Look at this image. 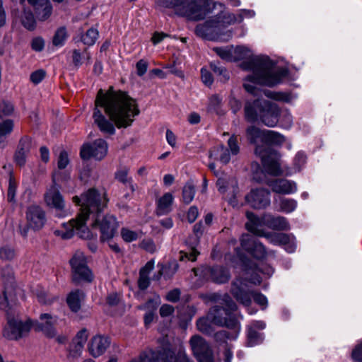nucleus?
<instances>
[{
  "instance_id": "nucleus-1",
  "label": "nucleus",
  "mask_w": 362,
  "mask_h": 362,
  "mask_svg": "<svg viewBox=\"0 0 362 362\" xmlns=\"http://www.w3.org/2000/svg\"><path fill=\"white\" fill-rule=\"evenodd\" d=\"M73 202L81 206V212L76 219H72L69 223H64L65 231L55 230L54 233L63 239L71 238L74 233L83 239H92L96 236L86 226V221L90 216L94 220L92 228L99 226L100 240L109 241L114 237L118 224L113 216L107 215L101 220L100 214L107 205V199L105 193H100L95 189H90L81 197L75 196Z\"/></svg>"
},
{
  "instance_id": "nucleus-2",
  "label": "nucleus",
  "mask_w": 362,
  "mask_h": 362,
  "mask_svg": "<svg viewBox=\"0 0 362 362\" xmlns=\"http://www.w3.org/2000/svg\"><path fill=\"white\" fill-rule=\"evenodd\" d=\"M95 104L94 122L105 134H114L115 126L118 129L130 127L140 112L134 98L125 92L113 91L112 89L106 93L100 89Z\"/></svg>"
},
{
  "instance_id": "nucleus-3",
  "label": "nucleus",
  "mask_w": 362,
  "mask_h": 362,
  "mask_svg": "<svg viewBox=\"0 0 362 362\" xmlns=\"http://www.w3.org/2000/svg\"><path fill=\"white\" fill-rule=\"evenodd\" d=\"M241 67L243 70L252 72L245 78L243 86L252 94H256V84L272 87L281 83L288 75L287 68H275L274 63L267 57H256L243 62Z\"/></svg>"
},
{
  "instance_id": "nucleus-4",
  "label": "nucleus",
  "mask_w": 362,
  "mask_h": 362,
  "mask_svg": "<svg viewBox=\"0 0 362 362\" xmlns=\"http://www.w3.org/2000/svg\"><path fill=\"white\" fill-rule=\"evenodd\" d=\"M252 11L241 10L238 15L221 11L216 16L206 21L203 24L197 25L195 31L197 35L213 40L228 41L231 39L233 33L230 30L221 32V29L235 22H241L244 16H252Z\"/></svg>"
},
{
  "instance_id": "nucleus-5",
  "label": "nucleus",
  "mask_w": 362,
  "mask_h": 362,
  "mask_svg": "<svg viewBox=\"0 0 362 362\" xmlns=\"http://www.w3.org/2000/svg\"><path fill=\"white\" fill-rule=\"evenodd\" d=\"M257 271L265 273L268 276H271L274 272L272 267H268L267 272H264L259 267L251 271L250 269H247L245 274H251L250 278L248 280L236 278L232 282L230 293L238 302L245 307H249L251 305V297H252L257 304L260 305L262 309H265L268 305L267 297L261 293L250 291L247 284V281L253 284H259L261 283L262 278L257 273Z\"/></svg>"
},
{
  "instance_id": "nucleus-6",
  "label": "nucleus",
  "mask_w": 362,
  "mask_h": 362,
  "mask_svg": "<svg viewBox=\"0 0 362 362\" xmlns=\"http://www.w3.org/2000/svg\"><path fill=\"white\" fill-rule=\"evenodd\" d=\"M279 114V108L276 104L264 100L248 101L245 105V117L247 122H255L260 119L269 127H274L277 124Z\"/></svg>"
},
{
  "instance_id": "nucleus-7",
  "label": "nucleus",
  "mask_w": 362,
  "mask_h": 362,
  "mask_svg": "<svg viewBox=\"0 0 362 362\" xmlns=\"http://www.w3.org/2000/svg\"><path fill=\"white\" fill-rule=\"evenodd\" d=\"M158 4L163 8H172L177 15L189 20L199 21L206 14L205 7L197 0H158Z\"/></svg>"
},
{
  "instance_id": "nucleus-8",
  "label": "nucleus",
  "mask_w": 362,
  "mask_h": 362,
  "mask_svg": "<svg viewBox=\"0 0 362 362\" xmlns=\"http://www.w3.org/2000/svg\"><path fill=\"white\" fill-rule=\"evenodd\" d=\"M193 362L187 355L185 349L180 346L175 352L169 346L158 351L151 349L143 351L138 358L130 362Z\"/></svg>"
},
{
  "instance_id": "nucleus-9",
  "label": "nucleus",
  "mask_w": 362,
  "mask_h": 362,
  "mask_svg": "<svg viewBox=\"0 0 362 362\" xmlns=\"http://www.w3.org/2000/svg\"><path fill=\"white\" fill-rule=\"evenodd\" d=\"M246 216L249 221L245 224L246 228L257 235H263L264 234L259 228L262 225L279 230H286L290 228L287 219L283 216H273L271 214H264L260 219L252 212H247Z\"/></svg>"
},
{
  "instance_id": "nucleus-10",
  "label": "nucleus",
  "mask_w": 362,
  "mask_h": 362,
  "mask_svg": "<svg viewBox=\"0 0 362 362\" xmlns=\"http://www.w3.org/2000/svg\"><path fill=\"white\" fill-rule=\"evenodd\" d=\"M237 305L231 299L226 303V308L219 306L213 307L209 313V317L212 323L227 327H236L238 324L235 315L233 313L237 310Z\"/></svg>"
},
{
  "instance_id": "nucleus-11",
  "label": "nucleus",
  "mask_w": 362,
  "mask_h": 362,
  "mask_svg": "<svg viewBox=\"0 0 362 362\" xmlns=\"http://www.w3.org/2000/svg\"><path fill=\"white\" fill-rule=\"evenodd\" d=\"M255 154L261 158L262 163L265 171L274 176L281 175L282 170L280 165V155L274 150L257 146Z\"/></svg>"
},
{
  "instance_id": "nucleus-12",
  "label": "nucleus",
  "mask_w": 362,
  "mask_h": 362,
  "mask_svg": "<svg viewBox=\"0 0 362 362\" xmlns=\"http://www.w3.org/2000/svg\"><path fill=\"white\" fill-rule=\"evenodd\" d=\"M25 218L27 227L20 229V233L24 238L28 236L29 229L38 231L44 227L47 221L45 211L37 205H32L27 208Z\"/></svg>"
},
{
  "instance_id": "nucleus-13",
  "label": "nucleus",
  "mask_w": 362,
  "mask_h": 362,
  "mask_svg": "<svg viewBox=\"0 0 362 362\" xmlns=\"http://www.w3.org/2000/svg\"><path fill=\"white\" fill-rule=\"evenodd\" d=\"M73 272V281L78 284L81 281L90 282L93 274L86 265L85 255L81 252H77L70 260Z\"/></svg>"
},
{
  "instance_id": "nucleus-14",
  "label": "nucleus",
  "mask_w": 362,
  "mask_h": 362,
  "mask_svg": "<svg viewBox=\"0 0 362 362\" xmlns=\"http://www.w3.org/2000/svg\"><path fill=\"white\" fill-rule=\"evenodd\" d=\"M32 327L30 320L22 322L18 319L8 318L4 329V337L8 339L17 340L28 335Z\"/></svg>"
},
{
  "instance_id": "nucleus-15",
  "label": "nucleus",
  "mask_w": 362,
  "mask_h": 362,
  "mask_svg": "<svg viewBox=\"0 0 362 362\" xmlns=\"http://www.w3.org/2000/svg\"><path fill=\"white\" fill-rule=\"evenodd\" d=\"M228 148H226L221 145L214 147L210 151V157L218 159L223 164L228 163L230 160L231 156H236L240 151L236 136L233 135L228 139Z\"/></svg>"
},
{
  "instance_id": "nucleus-16",
  "label": "nucleus",
  "mask_w": 362,
  "mask_h": 362,
  "mask_svg": "<svg viewBox=\"0 0 362 362\" xmlns=\"http://www.w3.org/2000/svg\"><path fill=\"white\" fill-rule=\"evenodd\" d=\"M189 344L193 355L199 362H214L212 351L202 337L193 336L189 340Z\"/></svg>"
},
{
  "instance_id": "nucleus-17",
  "label": "nucleus",
  "mask_w": 362,
  "mask_h": 362,
  "mask_svg": "<svg viewBox=\"0 0 362 362\" xmlns=\"http://www.w3.org/2000/svg\"><path fill=\"white\" fill-rule=\"evenodd\" d=\"M107 142L99 139L92 144H85L81 148V157L84 159H89L93 157L96 160H100L103 159L107 153Z\"/></svg>"
},
{
  "instance_id": "nucleus-18",
  "label": "nucleus",
  "mask_w": 362,
  "mask_h": 362,
  "mask_svg": "<svg viewBox=\"0 0 362 362\" xmlns=\"http://www.w3.org/2000/svg\"><path fill=\"white\" fill-rule=\"evenodd\" d=\"M193 272L196 276L202 275L205 279L217 284L227 282L230 276L228 269L221 266L204 267L202 269H194Z\"/></svg>"
},
{
  "instance_id": "nucleus-19",
  "label": "nucleus",
  "mask_w": 362,
  "mask_h": 362,
  "mask_svg": "<svg viewBox=\"0 0 362 362\" xmlns=\"http://www.w3.org/2000/svg\"><path fill=\"white\" fill-rule=\"evenodd\" d=\"M44 199L48 206L54 208L59 211V216L64 215V200L56 185L54 177H53V185L45 193Z\"/></svg>"
},
{
  "instance_id": "nucleus-20",
  "label": "nucleus",
  "mask_w": 362,
  "mask_h": 362,
  "mask_svg": "<svg viewBox=\"0 0 362 362\" xmlns=\"http://www.w3.org/2000/svg\"><path fill=\"white\" fill-rule=\"evenodd\" d=\"M246 202L254 209H264L270 204V192L264 189H253L245 196Z\"/></svg>"
},
{
  "instance_id": "nucleus-21",
  "label": "nucleus",
  "mask_w": 362,
  "mask_h": 362,
  "mask_svg": "<svg viewBox=\"0 0 362 362\" xmlns=\"http://www.w3.org/2000/svg\"><path fill=\"white\" fill-rule=\"evenodd\" d=\"M218 192L230 201L238 193L236 179L230 176L218 177L216 183Z\"/></svg>"
},
{
  "instance_id": "nucleus-22",
  "label": "nucleus",
  "mask_w": 362,
  "mask_h": 362,
  "mask_svg": "<svg viewBox=\"0 0 362 362\" xmlns=\"http://www.w3.org/2000/svg\"><path fill=\"white\" fill-rule=\"evenodd\" d=\"M240 242L243 248L250 252L255 258L262 259L265 257L266 250L264 246L251 235H243Z\"/></svg>"
},
{
  "instance_id": "nucleus-23",
  "label": "nucleus",
  "mask_w": 362,
  "mask_h": 362,
  "mask_svg": "<svg viewBox=\"0 0 362 362\" xmlns=\"http://www.w3.org/2000/svg\"><path fill=\"white\" fill-rule=\"evenodd\" d=\"M262 236H264L270 243L284 247L289 253L293 252L296 250L293 238L287 234L269 233L263 234Z\"/></svg>"
},
{
  "instance_id": "nucleus-24",
  "label": "nucleus",
  "mask_w": 362,
  "mask_h": 362,
  "mask_svg": "<svg viewBox=\"0 0 362 362\" xmlns=\"http://www.w3.org/2000/svg\"><path fill=\"white\" fill-rule=\"evenodd\" d=\"M272 191L282 194H293L297 191V185L294 181L286 179H276L268 182Z\"/></svg>"
},
{
  "instance_id": "nucleus-25",
  "label": "nucleus",
  "mask_w": 362,
  "mask_h": 362,
  "mask_svg": "<svg viewBox=\"0 0 362 362\" xmlns=\"http://www.w3.org/2000/svg\"><path fill=\"white\" fill-rule=\"evenodd\" d=\"M25 0H21V4ZM28 1L33 6L39 20L45 21L51 16L52 6L49 0H28Z\"/></svg>"
},
{
  "instance_id": "nucleus-26",
  "label": "nucleus",
  "mask_w": 362,
  "mask_h": 362,
  "mask_svg": "<svg viewBox=\"0 0 362 362\" xmlns=\"http://www.w3.org/2000/svg\"><path fill=\"white\" fill-rule=\"evenodd\" d=\"M110 344V341L107 337L96 335L91 339L88 349L93 356L98 357L105 353Z\"/></svg>"
},
{
  "instance_id": "nucleus-27",
  "label": "nucleus",
  "mask_w": 362,
  "mask_h": 362,
  "mask_svg": "<svg viewBox=\"0 0 362 362\" xmlns=\"http://www.w3.org/2000/svg\"><path fill=\"white\" fill-rule=\"evenodd\" d=\"M40 322L37 325V329L42 331L47 337H53L56 334L54 325L57 322V317L48 313L42 314L40 317Z\"/></svg>"
},
{
  "instance_id": "nucleus-28",
  "label": "nucleus",
  "mask_w": 362,
  "mask_h": 362,
  "mask_svg": "<svg viewBox=\"0 0 362 362\" xmlns=\"http://www.w3.org/2000/svg\"><path fill=\"white\" fill-rule=\"evenodd\" d=\"M84 298V293L80 290L71 291L66 298V303L72 312L76 313L81 308V301Z\"/></svg>"
},
{
  "instance_id": "nucleus-29",
  "label": "nucleus",
  "mask_w": 362,
  "mask_h": 362,
  "mask_svg": "<svg viewBox=\"0 0 362 362\" xmlns=\"http://www.w3.org/2000/svg\"><path fill=\"white\" fill-rule=\"evenodd\" d=\"M173 196L171 193H165L157 201V213L163 215L168 213L171 209Z\"/></svg>"
},
{
  "instance_id": "nucleus-30",
  "label": "nucleus",
  "mask_w": 362,
  "mask_h": 362,
  "mask_svg": "<svg viewBox=\"0 0 362 362\" xmlns=\"http://www.w3.org/2000/svg\"><path fill=\"white\" fill-rule=\"evenodd\" d=\"M231 329V331L227 330H221L217 332L215 334V338L217 341H226V340L230 339H235L238 335L240 327L238 324H237L236 327H229Z\"/></svg>"
},
{
  "instance_id": "nucleus-31",
  "label": "nucleus",
  "mask_w": 362,
  "mask_h": 362,
  "mask_svg": "<svg viewBox=\"0 0 362 362\" xmlns=\"http://www.w3.org/2000/svg\"><path fill=\"white\" fill-rule=\"evenodd\" d=\"M285 141L284 136L274 131L264 130L263 142L269 144L281 145Z\"/></svg>"
},
{
  "instance_id": "nucleus-32",
  "label": "nucleus",
  "mask_w": 362,
  "mask_h": 362,
  "mask_svg": "<svg viewBox=\"0 0 362 362\" xmlns=\"http://www.w3.org/2000/svg\"><path fill=\"white\" fill-rule=\"evenodd\" d=\"M264 130H261L255 126H250L246 129V136L252 144H256L259 140L263 142Z\"/></svg>"
},
{
  "instance_id": "nucleus-33",
  "label": "nucleus",
  "mask_w": 362,
  "mask_h": 362,
  "mask_svg": "<svg viewBox=\"0 0 362 362\" xmlns=\"http://www.w3.org/2000/svg\"><path fill=\"white\" fill-rule=\"evenodd\" d=\"M128 175L129 170L124 168L117 171L115 177L119 182L123 183L126 186H128L132 192H134L135 190V186L133 184L132 177H129Z\"/></svg>"
},
{
  "instance_id": "nucleus-34",
  "label": "nucleus",
  "mask_w": 362,
  "mask_h": 362,
  "mask_svg": "<svg viewBox=\"0 0 362 362\" xmlns=\"http://www.w3.org/2000/svg\"><path fill=\"white\" fill-rule=\"evenodd\" d=\"M264 94L266 97L278 100L288 103L293 99V96L290 93L288 92H277L272 90H265Z\"/></svg>"
},
{
  "instance_id": "nucleus-35",
  "label": "nucleus",
  "mask_w": 362,
  "mask_h": 362,
  "mask_svg": "<svg viewBox=\"0 0 362 362\" xmlns=\"http://www.w3.org/2000/svg\"><path fill=\"white\" fill-rule=\"evenodd\" d=\"M298 203L293 199L281 198L279 202V211L286 214L293 212L297 208Z\"/></svg>"
},
{
  "instance_id": "nucleus-36",
  "label": "nucleus",
  "mask_w": 362,
  "mask_h": 362,
  "mask_svg": "<svg viewBox=\"0 0 362 362\" xmlns=\"http://www.w3.org/2000/svg\"><path fill=\"white\" fill-rule=\"evenodd\" d=\"M99 33L97 29L91 28L88 29L84 35L81 37V41L84 45L92 46L96 42Z\"/></svg>"
},
{
  "instance_id": "nucleus-37",
  "label": "nucleus",
  "mask_w": 362,
  "mask_h": 362,
  "mask_svg": "<svg viewBox=\"0 0 362 362\" xmlns=\"http://www.w3.org/2000/svg\"><path fill=\"white\" fill-rule=\"evenodd\" d=\"M83 59H86L88 64L90 63V54L86 49L83 52V55L78 49H74L72 54V60L74 64L78 67L83 63Z\"/></svg>"
},
{
  "instance_id": "nucleus-38",
  "label": "nucleus",
  "mask_w": 362,
  "mask_h": 362,
  "mask_svg": "<svg viewBox=\"0 0 362 362\" xmlns=\"http://www.w3.org/2000/svg\"><path fill=\"white\" fill-rule=\"evenodd\" d=\"M213 49L222 59L228 62L233 61V47H214Z\"/></svg>"
},
{
  "instance_id": "nucleus-39",
  "label": "nucleus",
  "mask_w": 362,
  "mask_h": 362,
  "mask_svg": "<svg viewBox=\"0 0 362 362\" xmlns=\"http://www.w3.org/2000/svg\"><path fill=\"white\" fill-rule=\"evenodd\" d=\"M68 35L65 27L59 28L55 33L52 42L55 46H62L67 39Z\"/></svg>"
},
{
  "instance_id": "nucleus-40",
  "label": "nucleus",
  "mask_w": 362,
  "mask_h": 362,
  "mask_svg": "<svg viewBox=\"0 0 362 362\" xmlns=\"http://www.w3.org/2000/svg\"><path fill=\"white\" fill-rule=\"evenodd\" d=\"M121 237L124 241L131 243L136 240L141 235L139 231L132 230L127 228H122L120 231Z\"/></svg>"
},
{
  "instance_id": "nucleus-41",
  "label": "nucleus",
  "mask_w": 362,
  "mask_h": 362,
  "mask_svg": "<svg viewBox=\"0 0 362 362\" xmlns=\"http://www.w3.org/2000/svg\"><path fill=\"white\" fill-rule=\"evenodd\" d=\"M160 303V297L157 296L153 299H149L144 304L139 305L138 308L139 310H144L146 312H156Z\"/></svg>"
},
{
  "instance_id": "nucleus-42",
  "label": "nucleus",
  "mask_w": 362,
  "mask_h": 362,
  "mask_svg": "<svg viewBox=\"0 0 362 362\" xmlns=\"http://www.w3.org/2000/svg\"><path fill=\"white\" fill-rule=\"evenodd\" d=\"M211 69L215 74H216L217 76H218L220 77L219 80L221 82L224 83L229 79V77H230L229 73L223 66H218V64H216L215 63H211Z\"/></svg>"
},
{
  "instance_id": "nucleus-43",
  "label": "nucleus",
  "mask_w": 362,
  "mask_h": 362,
  "mask_svg": "<svg viewBox=\"0 0 362 362\" xmlns=\"http://www.w3.org/2000/svg\"><path fill=\"white\" fill-rule=\"evenodd\" d=\"M262 335L252 328H248L247 343L250 346H255L262 341Z\"/></svg>"
},
{
  "instance_id": "nucleus-44",
  "label": "nucleus",
  "mask_w": 362,
  "mask_h": 362,
  "mask_svg": "<svg viewBox=\"0 0 362 362\" xmlns=\"http://www.w3.org/2000/svg\"><path fill=\"white\" fill-rule=\"evenodd\" d=\"M210 322H211L209 315L206 317H202L197 320V329L205 334H211L212 332Z\"/></svg>"
},
{
  "instance_id": "nucleus-45",
  "label": "nucleus",
  "mask_w": 362,
  "mask_h": 362,
  "mask_svg": "<svg viewBox=\"0 0 362 362\" xmlns=\"http://www.w3.org/2000/svg\"><path fill=\"white\" fill-rule=\"evenodd\" d=\"M13 127V124L11 119H6L0 123V143L4 141L5 136L12 132Z\"/></svg>"
},
{
  "instance_id": "nucleus-46",
  "label": "nucleus",
  "mask_w": 362,
  "mask_h": 362,
  "mask_svg": "<svg viewBox=\"0 0 362 362\" xmlns=\"http://www.w3.org/2000/svg\"><path fill=\"white\" fill-rule=\"evenodd\" d=\"M195 190L194 186L191 183H187L182 190L183 201L186 204L190 203L194 199Z\"/></svg>"
},
{
  "instance_id": "nucleus-47",
  "label": "nucleus",
  "mask_w": 362,
  "mask_h": 362,
  "mask_svg": "<svg viewBox=\"0 0 362 362\" xmlns=\"http://www.w3.org/2000/svg\"><path fill=\"white\" fill-rule=\"evenodd\" d=\"M250 54V50L244 46H238L236 47H233V61H238L240 59H243L247 57H249Z\"/></svg>"
},
{
  "instance_id": "nucleus-48",
  "label": "nucleus",
  "mask_w": 362,
  "mask_h": 362,
  "mask_svg": "<svg viewBox=\"0 0 362 362\" xmlns=\"http://www.w3.org/2000/svg\"><path fill=\"white\" fill-rule=\"evenodd\" d=\"M306 155L303 152L299 151L296 153L293 160V168L296 172L300 170L306 163Z\"/></svg>"
},
{
  "instance_id": "nucleus-49",
  "label": "nucleus",
  "mask_w": 362,
  "mask_h": 362,
  "mask_svg": "<svg viewBox=\"0 0 362 362\" xmlns=\"http://www.w3.org/2000/svg\"><path fill=\"white\" fill-rule=\"evenodd\" d=\"M22 23L28 30H33L35 27V21L32 13L25 12L22 17Z\"/></svg>"
},
{
  "instance_id": "nucleus-50",
  "label": "nucleus",
  "mask_w": 362,
  "mask_h": 362,
  "mask_svg": "<svg viewBox=\"0 0 362 362\" xmlns=\"http://www.w3.org/2000/svg\"><path fill=\"white\" fill-rule=\"evenodd\" d=\"M38 301L45 305H50L54 301L58 299V297L56 296L51 295L46 292H42L37 294Z\"/></svg>"
},
{
  "instance_id": "nucleus-51",
  "label": "nucleus",
  "mask_w": 362,
  "mask_h": 362,
  "mask_svg": "<svg viewBox=\"0 0 362 362\" xmlns=\"http://www.w3.org/2000/svg\"><path fill=\"white\" fill-rule=\"evenodd\" d=\"M13 110V105L10 102H0V117L2 116H8L11 115Z\"/></svg>"
},
{
  "instance_id": "nucleus-52",
  "label": "nucleus",
  "mask_w": 362,
  "mask_h": 362,
  "mask_svg": "<svg viewBox=\"0 0 362 362\" xmlns=\"http://www.w3.org/2000/svg\"><path fill=\"white\" fill-rule=\"evenodd\" d=\"M15 256V252L9 246H4L0 248V258L5 260L12 259Z\"/></svg>"
},
{
  "instance_id": "nucleus-53",
  "label": "nucleus",
  "mask_w": 362,
  "mask_h": 362,
  "mask_svg": "<svg viewBox=\"0 0 362 362\" xmlns=\"http://www.w3.org/2000/svg\"><path fill=\"white\" fill-rule=\"evenodd\" d=\"M46 72L42 69H38L31 73L30 76V81L34 84L40 83L45 77Z\"/></svg>"
},
{
  "instance_id": "nucleus-54",
  "label": "nucleus",
  "mask_w": 362,
  "mask_h": 362,
  "mask_svg": "<svg viewBox=\"0 0 362 362\" xmlns=\"http://www.w3.org/2000/svg\"><path fill=\"white\" fill-rule=\"evenodd\" d=\"M16 191V183L14 181V180L11 177L9 179V184H8V194H7V199H8V202H15Z\"/></svg>"
},
{
  "instance_id": "nucleus-55",
  "label": "nucleus",
  "mask_w": 362,
  "mask_h": 362,
  "mask_svg": "<svg viewBox=\"0 0 362 362\" xmlns=\"http://www.w3.org/2000/svg\"><path fill=\"white\" fill-rule=\"evenodd\" d=\"M351 358L354 362H362V341L353 349Z\"/></svg>"
},
{
  "instance_id": "nucleus-56",
  "label": "nucleus",
  "mask_w": 362,
  "mask_h": 362,
  "mask_svg": "<svg viewBox=\"0 0 362 362\" xmlns=\"http://www.w3.org/2000/svg\"><path fill=\"white\" fill-rule=\"evenodd\" d=\"M201 75L202 82L207 86H210L214 81L213 76L211 72L206 69V68H202L201 69Z\"/></svg>"
},
{
  "instance_id": "nucleus-57",
  "label": "nucleus",
  "mask_w": 362,
  "mask_h": 362,
  "mask_svg": "<svg viewBox=\"0 0 362 362\" xmlns=\"http://www.w3.org/2000/svg\"><path fill=\"white\" fill-rule=\"evenodd\" d=\"M88 337V330L85 328L81 329L76 334V337L74 338V340L84 346L85 344Z\"/></svg>"
},
{
  "instance_id": "nucleus-58",
  "label": "nucleus",
  "mask_w": 362,
  "mask_h": 362,
  "mask_svg": "<svg viewBox=\"0 0 362 362\" xmlns=\"http://www.w3.org/2000/svg\"><path fill=\"white\" fill-rule=\"evenodd\" d=\"M83 347L84 346L83 345L75 341L73 339L72 343L70 346V349H69L70 354L73 357H77V356H80V354H81V352L83 349Z\"/></svg>"
},
{
  "instance_id": "nucleus-59",
  "label": "nucleus",
  "mask_w": 362,
  "mask_h": 362,
  "mask_svg": "<svg viewBox=\"0 0 362 362\" xmlns=\"http://www.w3.org/2000/svg\"><path fill=\"white\" fill-rule=\"evenodd\" d=\"M9 303V297L6 289L3 294H0V310H5L8 313Z\"/></svg>"
},
{
  "instance_id": "nucleus-60",
  "label": "nucleus",
  "mask_w": 362,
  "mask_h": 362,
  "mask_svg": "<svg viewBox=\"0 0 362 362\" xmlns=\"http://www.w3.org/2000/svg\"><path fill=\"white\" fill-rule=\"evenodd\" d=\"M31 146L30 140L28 138H25L21 140L18 151H22L25 154H28Z\"/></svg>"
},
{
  "instance_id": "nucleus-61",
  "label": "nucleus",
  "mask_w": 362,
  "mask_h": 362,
  "mask_svg": "<svg viewBox=\"0 0 362 362\" xmlns=\"http://www.w3.org/2000/svg\"><path fill=\"white\" fill-rule=\"evenodd\" d=\"M69 163L67 153L66 151H62L59 154L57 166L59 169H64Z\"/></svg>"
},
{
  "instance_id": "nucleus-62",
  "label": "nucleus",
  "mask_w": 362,
  "mask_h": 362,
  "mask_svg": "<svg viewBox=\"0 0 362 362\" xmlns=\"http://www.w3.org/2000/svg\"><path fill=\"white\" fill-rule=\"evenodd\" d=\"M175 309L173 305L163 304L160 308V315L162 317H166L174 313Z\"/></svg>"
},
{
  "instance_id": "nucleus-63",
  "label": "nucleus",
  "mask_w": 362,
  "mask_h": 362,
  "mask_svg": "<svg viewBox=\"0 0 362 362\" xmlns=\"http://www.w3.org/2000/svg\"><path fill=\"white\" fill-rule=\"evenodd\" d=\"M148 62L144 59H140L136 64V73L139 76H143L147 71Z\"/></svg>"
},
{
  "instance_id": "nucleus-64",
  "label": "nucleus",
  "mask_w": 362,
  "mask_h": 362,
  "mask_svg": "<svg viewBox=\"0 0 362 362\" xmlns=\"http://www.w3.org/2000/svg\"><path fill=\"white\" fill-rule=\"evenodd\" d=\"M150 284V279L148 276L139 274V278L138 280V286L141 290L146 289Z\"/></svg>"
}]
</instances>
